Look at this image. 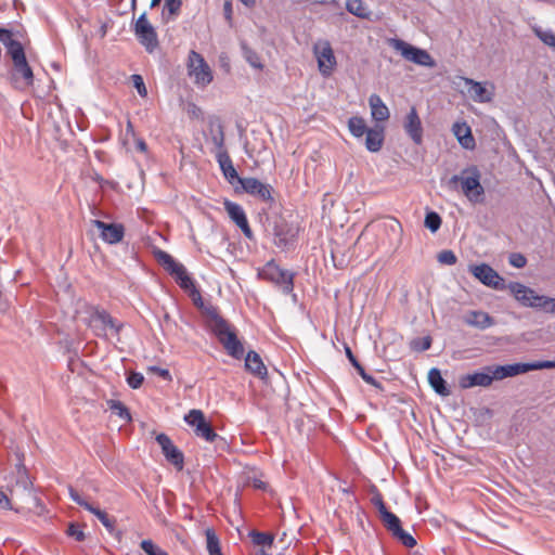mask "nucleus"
Wrapping results in <instances>:
<instances>
[{"label":"nucleus","mask_w":555,"mask_h":555,"mask_svg":"<svg viewBox=\"0 0 555 555\" xmlns=\"http://www.w3.org/2000/svg\"><path fill=\"white\" fill-rule=\"evenodd\" d=\"M156 259L158 262L171 274L177 269L179 270V267L181 263L177 262L171 255H169L167 251L164 250H157L155 253Z\"/></svg>","instance_id":"473e14b6"},{"label":"nucleus","mask_w":555,"mask_h":555,"mask_svg":"<svg viewBox=\"0 0 555 555\" xmlns=\"http://www.w3.org/2000/svg\"><path fill=\"white\" fill-rule=\"evenodd\" d=\"M295 241L294 230L285 223L274 227V244L279 248H287Z\"/></svg>","instance_id":"b1692460"},{"label":"nucleus","mask_w":555,"mask_h":555,"mask_svg":"<svg viewBox=\"0 0 555 555\" xmlns=\"http://www.w3.org/2000/svg\"><path fill=\"white\" fill-rule=\"evenodd\" d=\"M253 541L257 545H271L273 543V537L264 532H256L253 534Z\"/></svg>","instance_id":"c03bdc74"},{"label":"nucleus","mask_w":555,"mask_h":555,"mask_svg":"<svg viewBox=\"0 0 555 555\" xmlns=\"http://www.w3.org/2000/svg\"><path fill=\"white\" fill-rule=\"evenodd\" d=\"M149 371L156 373L165 380H171V375L167 369H162L158 366H150Z\"/></svg>","instance_id":"6e6d98bb"},{"label":"nucleus","mask_w":555,"mask_h":555,"mask_svg":"<svg viewBox=\"0 0 555 555\" xmlns=\"http://www.w3.org/2000/svg\"><path fill=\"white\" fill-rule=\"evenodd\" d=\"M495 380L492 374V367L486 366L480 372L462 375L459 384L462 388L467 389L476 386L488 387Z\"/></svg>","instance_id":"f3484780"},{"label":"nucleus","mask_w":555,"mask_h":555,"mask_svg":"<svg viewBox=\"0 0 555 555\" xmlns=\"http://www.w3.org/2000/svg\"><path fill=\"white\" fill-rule=\"evenodd\" d=\"M108 408L114 414L118 415L121 420L126 422H129L131 420L130 412L122 402L118 400H111L108 402Z\"/></svg>","instance_id":"e433bc0d"},{"label":"nucleus","mask_w":555,"mask_h":555,"mask_svg":"<svg viewBox=\"0 0 555 555\" xmlns=\"http://www.w3.org/2000/svg\"><path fill=\"white\" fill-rule=\"evenodd\" d=\"M0 40L7 48L8 54L11 56L14 69L20 74L26 85H31L34 81L33 69L28 65L25 51L22 43L12 39V31L0 27Z\"/></svg>","instance_id":"f03ea898"},{"label":"nucleus","mask_w":555,"mask_h":555,"mask_svg":"<svg viewBox=\"0 0 555 555\" xmlns=\"http://www.w3.org/2000/svg\"><path fill=\"white\" fill-rule=\"evenodd\" d=\"M70 499L78 505L82 506L85 509H88V506L91 504L87 502L76 490L69 489Z\"/></svg>","instance_id":"864d4df0"},{"label":"nucleus","mask_w":555,"mask_h":555,"mask_svg":"<svg viewBox=\"0 0 555 555\" xmlns=\"http://www.w3.org/2000/svg\"><path fill=\"white\" fill-rule=\"evenodd\" d=\"M345 352H346V356H347L348 360L350 361V363L357 370L358 373H360L361 371L364 370V367L361 365V363L357 360V358L352 353L350 347L346 346L345 347Z\"/></svg>","instance_id":"5fc2aeb1"},{"label":"nucleus","mask_w":555,"mask_h":555,"mask_svg":"<svg viewBox=\"0 0 555 555\" xmlns=\"http://www.w3.org/2000/svg\"><path fill=\"white\" fill-rule=\"evenodd\" d=\"M253 485L257 489H262V490L266 489V483L263 481H261L260 479H254Z\"/></svg>","instance_id":"e2e57ef3"},{"label":"nucleus","mask_w":555,"mask_h":555,"mask_svg":"<svg viewBox=\"0 0 555 555\" xmlns=\"http://www.w3.org/2000/svg\"><path fill=\"white\" fill-rule=\"evenodd\" d=\"M311 1H312V2H314V3H322V2H324L325 0H311Z\"/></svg>","instance_id":"774afa93"},{"label":"nucleus","mask_w":555,"mask_h":555,"mask_svg":"<svg viewBox=\"0 0 555 555\" xmlns=\"http://www.w3.org/2000/svg\"><path fill=\"white\" fill-rule=\"evenodd\" d=\"M156 441L162 448V452L166 460L176 466L179 470L183 468L184 455L183 453L172 443L171 439L166 434H158Z\"/></svg>","instance_id":"4468645a"},{"label":"nucleus","mask_w":555,"mask_h":555,"mask_svg":"<svg viewBox=\"0 0 555 555\" xmlns=\"http://www.w3.org/2000/svg\"><path fill=\"white\" fill-rule=\"evenodd\" d=\"M260 279L273 283L288 295L294 289V273L282 269L274 260L268 261L258 272Z\"/></svg>","instance_id":"423d86ee"},{"label":"nucleus","mask_w":555,"mask_h":555,"mask_svg":"<svg viewBox=\"0 0 555 555\" xmlns=\"http://www.w3.org/2000/svg\"><path fill=\"white\" fill-rule=\"evenodd\" d=\"M188 74L194 83L201 88H205L212 81V72L205 59L192 50L188 57Z\"/></svg>","instance_id":"0eeeda50"},{"label":"nucleus","mask_w":555,"mask_h":555,"mask_svg":"<svg viewBox=\"0 0 555 555\" xmlns=\"http://www.w3.org/2000/svg\"><path fill=\"white\" fill-rule=\"evenodd\" d=\"M382 521L387 530L391 533L401 527L399 517L389 511H385L384 515L382 516Z\"/></svg>","instance_id":"4c0bfd02"},{"label":"nucleus","mask_w":555,"mask_h":555,"mask_svg":"<svg viewBox=\"0 0 555 555\" xmlns=\"http://www.w3.org/2000/svg\"><path fill=\"white\" fill-rule=\"evenodd\" d=\"M87 325L100 338H106L108 332L119 336L124 327V324L113 318L105 309L94 306L89 309Z\"/></svg>","instance_id":"7ed1b4c3"},{"label":"nucleus","mask_w":555,"mask_h":555,"mask_svg":"<svg viewBox=\"0 0 555 555\" xmlns=\"http://www.w3.org/2000/svg\"><path fill=\"white\" fill-rule=\"evenodd\" d=\"M508 288L516 300L522 306L541 310L543 309L545 296L538 295L533 289L518 282L509 283Z\"/></svg>","instance_id":"9b49d317"},{"label":"nucleus","mask_w":555,"mask_h":555,"mask_svg":"<svg viewBox=\"0 0 555 555\" xmlns=\"http://www.w3.org/2000/svg\"><path fill=\"white\" fill-rule=\"evenodd\" d=\"M88 512L92 513L94 516L98 517V519L101 521V524L109 531H113L115 528V520L109 518L108 515L101 511L99 507L93 506L92 504L88 506Z\"/></svg>","instance_id":"f704fd0d"},{"label":"nucleus","mask_w":555,"mask_h":555,"mask_svg":"<svg viewBox=\"0 0 555 555\" xmlns=\"http://www.w3.org/2000/svg\"><path fill=\"white\" fill-rule=\"evenodd\" d=\"M313 52L320 73L324 77L331 76L337 65L331 43L327 40L319 41L314 44Z\"/></svg>","instance_id":"9d476101"},{"label":"nucleus","mask_w":555,"mask_h":555,"mask_svg":"<svg viewBox=\"0 0 555 555\" xmlns=\"http://www.w3.org/2000/svg\"><path fill=\"white\" fill-rule=\"evenodd\" d=\"M133 87L137 89L140 96L145 98L147 95V89L141 75L134 74L131 76Z\"/></svg>","instance_id":"37998d69"},{"label":"nucleus","mask_w":555,"mask_h":555,"mask_svg":"<svg viewBox=\"0 0 555 555\" xmlns=\"http://www.w3.org/2000/svg\"><path fill=\"white\" fill-rule=\"evenodd\" d=\"M141 547L147 555H168L166 551L154 544L152 540H143Z\"/></svg>","instance_id":"79ce46f5"},{"label":"nucleus","mask_w":555,"mask_h":555,"mask_svg":"<svg viewBox=\"0 0 555 555\" xmlns=\"http://www.w3.org/2000/svg\"><path fill=\"white\" fill-rule=\"evenodd\" d=\"M378 512L380 514V517L384 515L385 511H388L385 503L382 500H378L377 502Z\"/></svg>","instance_id":"680f3d73"},{"label":"nucleus","mask_w":555,"mask_h":555,"mask_svg":"<svg viewBox=\"0 0 555 555\" xmlns=\"http://www.w3.org/2000/svg\"><path fill=\"white\" fill-rule=\"evenodd\" d=\"M428 382L433 389L440 396H449L450 390L438 369L433 367L428 373Z\"/></svg>","instance_id":"cd10ccee"},{"label":"nucleus","mask_w":555,"mask_h":555,"mask_svg":"<svg viewBox=\"0 0 555 555\" xmlns=\"http://www.w3.org/2000/svg\"><path fill=\"white\" fill-rule=\"evenodd\" d=\"M182 7V0H165L162 17L165 22L175 20Z\"/></svg>","instance_id":"7c9ffc66"},{"label":"nucleus","mask_w":555,"mask_h":555,"mask_svg":"<svg viewBox=\"0 0 555 555\" xmlns=\"http://www.w3.org/2000/svg\"><path fill=\"white\" fill-rule=\"evenodd\" d=\"M403 129L414 144L423 143V125L415 106H412L403 119Z\"/></svg>","instance_id":"ddd939ff"},{"label":"nucleus","mask_w":555,"mask_h":555,"mask_svg":"<svg viewBox=\"0 0 555 555\" xmlns=\"http://www.w3.org/2000/svg\"><path fill=\"white\" fill-rule=\"evenodd\" d=\"M508 261L509 263L517 268V269H520V268H524L527 263V259L526 257L522 255V254H519V253H513L509 255V258H508Z\"/></svg>","instance_id":"09e8293b"},{"label":"nucleus","mask_w":555,"mask_h":555,"mask_svg":"<svg viewBox=\"0 0 555 555\" xmlns=\"http://www.w3.org/2000/svg\"><path fill=\"white\" fill-rule=\"evenodd\" d=\"M359 375L362 377V379H363L365 383H367V384H370V385H374V386H376V385H377L376 379H375L372 375L367 374V373L365 372V370L361 371V372L359 373Z\"/></svg>","instance_id":"bf43d9fd"},{"label":"nucleus","mask_w":555,"mask_h":555,"mask_svg":"<svg viewBox=\"0 0 555 555\" xmlns=\"http://www.w3.org/2000/svg\"><path fill=\"white\" fill-rule=\"evenodd\" d=\"M92 224L100 231L101 238L107 244H117L125 236L121 223H106L102 220H92Z\"/></svg>","instance_id":"2eb2a0df"},{"label":"nucleus","mask_w":555,"mask_h":555,"mask_svg":"<svg viewBox=\"0 0 555 555\" xmlns=\"http://www.w3.org/2000/svg\"><path fill=\"white\" fill-rule=\"evenodd\" d=\"M135 147L140 152H145L146 149H147V145H146V143L143 140L139 139L135 142Z\"/></svg>","instance_id":"052dcab7"},{"label":"nucleus","mask_w":555,"mask_h":555,"mask_svg":"<svg viewBox=\"0 0 555 555\" xmlns=\"http://www.w3.org/2000/svg\"><path fill=\"white\" fill-rule=\"evenodd\" d=\"M365 146L370 152H378L384 142V133L383 130L377 129H369L365 133Z\"/></svg>","instance_id":"c756f323"},{"label":"nucleus","mask_w":555,"mask_h":555,"mask_svg":"<svg viewBox=\"0 0 555 555\" xmlns=\"http://www.w3.org/2000/svg\"><path fill=\"white\" fill-rule=\"evenodd\" d=\"M387 43L399 52L406 61L429 68L436 66V62L433 56L424 49L414 47L399 38H389Z\"/></svg>","instance_id":"39448f33"},{"label":"nucleus","mask_w":555,"mask_h":555,"mask_svg":"<svg viewBox=\"0 0 555 555\" xmlns=\"http://www.w3.org/2000/svg\"><path fill=\"white\" fill-rule=\"evenodd\" d=\"M431 346V338L426 336L422 339L414 340L412 343V348L416 351H425L428 350Z\"/></svg>","instance_id":"8fccbe9b"},{"label":"nucleus","mask_w":555,"mask_h":555,"mask_svg":"<svg viewBox=\"0 0 555 555\" xmlns=\"http://www.w3.org/2000/svg\"><path fill=\"white\" fill-rule=\"evenodd\" d=\"M346 9L349 13L361 18L370 16V10L362 0H347Z\"/></svg>","instance_id":"2f4dec72"},{"label":"nucleus","mask_w":555,"mask_h":555,"mask_svg":"<svg viewBox=\"0 0 555 555\" xmlns=\"http://www.w3.org/2000/svg\"><path fill=\"white\" fill-rule=\"evenodd\" d=\"M160 1H162V0H152V1H151L150 7H151L152 9H153V8H155V7H157V5H159Z\"/></svg>","instance_id":"338daca9"},{"label":"nucleus","mask_w":555,"mask_h":555,"mask_svg":"<svg viewBox=\"0 0 555 555\" xmlns=\"http://www.w3.org/2000/svg\"><path fill=\"white\" fill-rule=\"evenodd\" d=\"M184 421L188 425L194 427V434L206 440L214 442L218 435L214 430L211 424L206 421L204 413L201 410H191L185 416Z\"/></svg>","instance_id":"1a4fd4ad"},{"label":"nucleus","mask_w":555,"mask_h":555,"mask_svg":"<svg viewBox=\"0 0 555 555\" xmlns=\"http://www.w3.org/2000/svg\"><path fill=\"white\" fill-rule=\"evenodd\" d=\"M0 508H3V509H11V502L8 498V495L2 491L0 490Z\"/></svg>","instance_id":"13d9d810"},{"label":"nucleus","mask_w":555,"mask_h":555,"mask_svg":"<svg viewBox=\"0 0 555 555\" xmlns=\"http://www.w3.org/2000/svg\"><path fill=\"white\" fill-rule=\"evenodd\" d=\"M438 260L440 263L452 266L456 263L457 258L452 250H442L438 255Z\"/></svg>","instance_id":"a18cd8bd"},{"label":"nucleus","mask_w":555,"mask_h":555,"mask_svg":"<svg viewBox=\"0 0 555 555\" xmlns=\"http://www.w3.org/2000/svg\"><path fill=\"white\" fill-rule=\"evenodd\" d=\"M452 131L464 149L472 150L475 147V139L472 134L470 127L466 122H455L452 127Z\"/></svg>","instance_id":"393cba45"},{"label":"nucleus","mask_w":555,"mask_h":555,"mask_svg":"<svg viewBox=\"0 0 555 555\" xmlns=\"http://www.w3.org/2000/svg\"><path fill=\"white\" fill-rule=\"evenodd\" d=\"M464 322L473 327L486 330L494 324L489 313L480 310H470L464 315Z\"/></svg>","instance_id":"4be33fe9"},{"label":"nucleus","mask_w":555,"mask_h":555,"mask_svg":"<svg viewBox=\"0 0 555 555\" xmlns=\"http://www.w3.org/2000/svg\"><path fill=\"white\" fill-rule=\"evenodd\" d=\"M143 382H144V376L138 372H132L127 377L128 385L133 389L140 388L141 385L143 384Z\"/></svg>","instance_id":"49530a36"},{"label":"nucleus","mask_w":555,"mask_h":555,"mask_svg":"<svg viewBox=\"0 0 555 555\" xmlns=\"http://www.w3.org/2000/svg\"><path fill=\"white\" fill-rule=\"evenodd\" d=\"M441 222V217L435 211H428L425 216L424 224L433 233L439 230Z\"/></svg>","instance_id":"a19ab883"},{"label":"nucleus","mask_w":555,"mask_h":555,"mask_svg":"<svg viewBox=\"0 0 555 555\" xmlns=\"http://www.w3.org/2000/svg\"><path fill=\"white\" fill-rule=\"evenodd\" d=\"M555 361H537L529 363V371L554 369Z\"/></svg>","instance_id":"603ef678"},{"label":"nucleus","mask_w":555,"mask_h":555,"mask_svg":"<svg viewBox=\"0 0 555 555\" xmlns=\"http://www.w3.org/2000/svg\"><path fill=\"white\" fill-rule=\"evenodd\" d=\"M208 140L214 144L216 152H227L224 149V132L223 126L219 119H210L208 122Z\"/></svg>","instance_id":"412c9836"},{"label":"nucleus","mask_w":555,"mask_h":555,"mask_svg":"<svg viewBox=\"0 0 555 555\" xmlns=\"http://www.w3.org/2000/svg\"><path fill=\"white\" fill-rule=\"evenodd\" d=\"M245 366L250 373L260 378H264L268 374L267 367L264 366L260 356L254 350L247 352L245 357Z\"/></svg>","instance_id":"bb28decb"},{"label":"nucleus","mask_w":555,"mask_h":555,"mask_svg":"<svg viewBox=\"0 0 555 555\" xmlns=\"http://www.w3.org/2000/svg\"><path fill=\"white\" fill-rule=\"evenodd\" d=\"M133 31L138 41L146 49L147 52H153L157 48V33L149 22L145 12L135 21Z\"/></svg>","instance_id":"6e6552de"},{"label":"nucleus","mask_w":555,"mask_h":555,"mask_svg":"<svg viewBox=\"0 0 555 555\" xmlns=\"http://www.w3.org/2000/svg\"><path fill=\"white\" fill-rule=\"evenodd\" d=\"M216 159L224 178L233 183L235 180L240 183L241 177H238L236 169L233 166L232 159L228 152H216Z\"/></svg>","instance_id":"5701e85b"},{"label":"nucleus","mask_w":555,"mask_h":555,"mask_svg":"<svg viewBox=\"0 0 555 555\" xmlns=\"http://www.w3.org/2000/svg\"><path fill=\"white\" fill-rule=\"evenodd\" d=\"M190 295L192 296L193 298V302L194 305L199 308L203 312V314L207 318V312H206V309L207 308H210V307H214L212 305H205L204 301H203V298L199 294V292L196 289V293H190Z\"/></svg>","instance_id":"3c124183"},{"label":"nucleus","mask_w":555,"mask_h":555,"mask_svg":"<svg viewBox=\"0 0 555 555\" xmlns=\"http://www.w3.org/2000/svg\"><path fill=\"white\" fill-rule=\"evenodd\" d=\"M472 274L486 286L494 289L504 288V279L489 264L481 263L470 267Z\"/></svg>","instance_id":"f8f14e48"},{"label":"nucleus","mask_w":555,"mask_h":555,"mask_svg":"<svg viewBox=\"0 0 555 555\" xmlns=\"http://www.w3.org/2000/svg\"><path fill=\"white\" fill-rule=\"evenodd\" d=\"M480 171L476 166H470L462 171L461 176H452L449 180V184L456 185L461 182L462 191L464 195L472 203H479L482 201L485 193L483 186L480 183Z\"/></svg>","instance_id":"20e7f679"},{"label":"nucleus","mask_w":555,"mask_h":555,"mask_svg":"<svg viewBox=\"0 0 555 555\" xmlns=\"http://www.w3.org/2000/svg\"><path fill=\"white\" fill-rule=\"evenodd\" d=\"M67 534L74 538L76 541H83L86 535L79 525L70 524L67 529Z\"/></svg>","instance_id":"de8ad7c7"},{"label":"nucleus","mask_w":555,"mask_h":555,"mask_svg":"<svg viewBox=\"0 0 555 555\" xmlns=\"http://www.w3.org/2000/svg\"><path fill=\"white\" fill-rule=\"evenodd\" d=\"M224 12H225V16L228 18H230V16H231V4L229 2H225V4H224Z\"/></svg>","instance_id":"69168bd1"},{"label":"nucleus","mask_w":555,"mask_h":555,"mask_svg":"<svg viewBox=\"0 0 555 555\" xmlns=\"http://www.w3.org/2000/svg\"><path fill=\"white\" fill-rule=\"evenodd\" d=\"M491 367L495 380H501L506 377H513L529 372V363L492 365Z\"/></svg>","instance_id":"aec40b11"},{"label":"nucleus","mask_w":555,"mask_h":555,"mask_svg":"<svg viewBox=\"0 0 555 555\" xmlns=\"http://www.w3.org/2000/svg\"><path fill=\"white\" fill-rule=\"evenodd\" d=\"M392 537L397 539L402 545L413 547L416 545V540L409 532L404 531L402 527L393 531Z\"/></svg>","instance_id":"ea45409f"},{"label":"nucleus","mask_w":555,"mask_h":555,"mask_svg":"<svg viewBox=\"0 0 555 555\" xmlns=\"http://www.w3.org/2000/svg\"><path fill=\"white\" fill-rule=\"evenodd\" d=\"M467 87V93L469 98L477 103L491 102L494 95L493 86L488 89L482 82L475 81L474 79L461 77Z\"/></svg>","instance_id":"a211bd4d"},{"label":"nucleus","mask_w":555,"mask_h":555,"mask_svg":"<svg viewBox=\"0 0 555 555\" xmlns=\"http://www.w3.org/2000/svg\"><path fill=\"white\" fill-rule=\"evenodd\" d=\"M207 551L209 555H222L219 539L212 529L206 530Z\"/></svg>","instance_id":"c9c22d12"},{"label":"nucleus","mask_w":555,"mask_h":555,"mask_svg":"<svg viewBox=\"0 0 555 555\" xmlns=\"http://www.w3.org/2000/svg\"><path fill=\"white\" fill-rule=\"evenodd\" d=\"M207 312V326L218 338L220 344L227 350L228 354L234 359H242L244 356V347L241 340L237 338L235 331L224 320L217 307H210L206 309Z\"/></svg>","instance_id":"f257e3e1"},{"label":"nucleus","mask_w":555,"mask_h":555,"mask_svg":"<svg viewBox=\"0 0 555 555\" xmlns=\"http://www.w3.org/2000/svg\"><path fill=\"white\" fill-rule=\"evenodd\" d=\"M348 128L352 135L361 138L367 132L365 120L362 117L353 116L348 120Z\"/></svg>","instance_id":"72a5a7b5"},{"label":"nucleus","mask_w":555,"mask_h":555,"mask_svg":"<svg viewBox=\"0 0 555 555\" xmlns=\"http://www.w3.org/2000/svg\"><path fill=\"white\" fill-rule=\"evenodd\" d=\"M240 184L247 194L257 196L263 202H273L271 185L262 183L258 179L251 177L240 179Z\"/></svg>","instance_id":"dca6fc26"},{"label":"nucleus","mask_w":555,"mask_h":555,"mask_svg":"<svg viewBox=\"0 0 555 555\" xmlns=\"http://www.w3.org/2000/svg\"><path fill=\"white\" fill-rule=\"evenodd\" d=\"M372 118L376 121H385L389 118V109L378 94H371L369 98Z\"/></svg>","instance_id":"a878e982"},{"label":"nucleus","mask_w":555,"mask_h":555,"mask_svg":"<svg viewBox=\"0 0 555 555\" xmlns=\"http://www.w3.org/2000/svg\"><path fill=\"white\" fill-rule=\"evenodd\" d=\"M224 208L231 220L242 230L244 235L248 238H251L253 231L248 224L246 214L242 206L236 203L227 201L224 203Z\"/></svg>","instance_id":"6ab92c4d"},{"label":"nucleus","mask_w":555,"mask_h":555,"mask_svg":"<svg viewBox=\"0 0 555 555\" xmlns=\"http://www.w3.org/2000/svg\"><path fill=\"white\" fill-rule=\"evenodd\" d=\"M171 275L175 276L176 282L179 284V286L188 291L190 293H196V287L194 284L193 279L188 274L183 264L179 267V270L177 269Z\"/></svg>","instance_id":"c85d7f7f"},{"label":"nucleus","mask_w":555,"mask_h":555,"mask_svg":"<svg viewBox=\"0 0 555 555\" xmlns=\"http://www.w3.org/2000/svg\"><path fill=\"white\" fill-rule=\"evenodd\" d=\"M544 312L555 314V298L546 297L544 299L543 309Z\"/></svg>","instance_id":"4d7b16f0"},{"label":"nucleus","mask_w":555,"mask_h":555,"mask_svg":"<svg viewBox=\"0 0 555 555\" xmlns=\"http://www.w3.org/2000/svg\"><path fill=\"white\" fill-rule=\"evenodd\" d=\"M245 7L251 8L255 5L256 0H240Z\"/></svg>","instance_id":"0e129e2a"},{"label":"nucleus","mask_w":555,"mask_h":555,"mask_svg":"<svg viewBox=\"0 0 555 555\" xmlns=\"http://www.w3.org/2000/svg\"><path fill=\"white\" fill-rule=\"evenodd\" d=\"M243 54L246 60V62L253 66L254 68L261 69L263 67L260 56L257 52L251 50L250 48L246 47L245 44L242 46Z\"/></svg>","instance_id":"58836bf2"}]
</instances>
